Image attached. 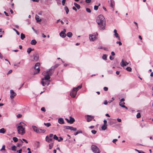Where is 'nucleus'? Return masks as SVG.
Masks as SVG:
<instances>
[{
    "label": "nucleus",
    "mask_w": 153,
    "mask_h": 153,
    "mask_svg": "<svg viewBox=\"0 0 153 153\" xmlns=\"http://www.w3.org/2000/svg\"><path fill=\"white\" fill-rule=\"evenodd\" d=\"M96 22L99 26V29L103 30L105 28V19L102 15H99L97 17Z\"/></svg>",
    "instance_id": "obj_1"
},
{
    "label": "nucleus",
    "mask_w": 153,
    "mask_h": 153,
    "mask_svg": "<svg viewBox=\"0 0 153 153\" xmlns=\"http://www.w3.org/2000/svg\"><path fill=\"white\" fill-rule=\"evenodd\" d=\"M18 126L17 129L18 133L23 135L25 133V128L23 127V126H26V125L24 123H20Z\"/></svg>",
    "instance_id": "obj_2"
},
{
    "label": "nucleus",
    "mask_w": 153,
    "mask_h": 153,
    "mask_svg": "<svg viewBox=\"0 0 153 153\" xmlns=\"http://www.w3.org/2000/svg\"><path fill=\"white\" fill-rule=\"evenodd\" d=\"M46 74L45 75L44 77L41 79V80L44 81L45 80H48V82H50V80L51 76L53 73V72L50 71L49 69L47 70L45 72Z\"/></svg>",
    "instance_id": "obj_3"
},
{
    "label": "nucleus",
    "mask_w": 153,
    "mask_h": 153,
    "mask_svg": "<svg viewBox=\"0 0 153 153\" xmlns=\"http://www.w3.org/2000/svg\"><path fill=\"white\" fill-rule=\"evenodd\" d=\"M91 148L93 152L94 153H100V151L99 148L96 146L92 145L91 147Z\"/></svg>",
    "instance_id": "obj_4"
},
{
    "label": "nucleus",
    "mask_w": 153,
    "mask_h": 153,
    "mask_svg": "<svg viewBox=\"0 0 153 153\" xmlns=\"http://www.w3.org/2000/svg\"><path fill=\"white\" fill-rule=\"evenodd\" d=\"M98 34L96 33H94L92 34L89 35V39L90 41H94L97 39V37L96 36H97Z\"/></svg>",
    "instance_id": "obj_5"
},
{
    "label": "nucleus",
    "mask_w": 153,
    "mask_h": 153,
    "mask_svg": "<svg viewBox=\"0 0 153 153\" xmlns=\"http://www.w3.org/2000/svg\"><path fill=\"white\" fill-rule=\"evenodd\" d=\"M77 92L76 91L74 90V89H72L70 93V95L71 97L74 98Z\"/></svg>",
    "instance_id": "obj_6"
},
{
    "label": "nucleus",
    "mask_w": 153,
    "mask_h": 153,
    "mask_svg": "<svg viewBox=\"0 0 153 153\" xmlns=\"http://www.w3.org/2000/svg\"><path fill=\"white\" fill-rule=\"evenodd\" d=\"M66 32V30L65 29H64L60 33V36L63 38H65L66 36V34L65 33Z\"/></svg>",
    "instance_id": "obj_7"
},
{
    "label": "nucleus",
    "mask_w": 153,
    "mask_h": 153,
    "mask_svg": "<svg viewBox=\"0 0 153 153\" xmlns=\"http://www.w3.org/2000/svg\"><path fill=\"white\" fill-rule=\"evenodd\" d=\"M128 63L123 59L120 63V65L121 66L124 67V66L128 65Z\"/></svg>",
    "instance_id": "obj_8"
},
{
    "label": "nucleus",
    "mask_w": 153,
    "mask_h": 153,
    "mask_svg": "<svg viewBox=\"0 0 153 153\" xmlns=\"http://www.w3.org/2000/svg\"><path fill=\"white\" fill-rule=\"evenodd\" d=\"M10 98L11 99H13L14 97L16 95V94L15 93L13 90H10Z\"/></svg>",
    "instance_id": "obj_9"
},
{
    "label": "nucleus",
    "mask_w": 153,
    "mask_h": 153,
    "mask_svg": "<svg viewBox=\"0 0 153 153\" xmlns=\"http://www.w3.org/2000/svg\"><path fill=\"white\" fill-rule=\"evenodd\" d=\"M33 56L34 61L36 62L38 60L39 58V56L37 53H36L35 54H33Z\"/></svg>",
    "instance_id": "obj_10"
},
{
    "label": "nucleus",
    "mask_w": 153,
    "mask_h": 153,
    "mask_svg": "<svg viewBox=\"0 0 153 153\" xmlns=\"http://www.w3.org/2000/svg\"><path fill=\"white\" fill-rule=\"evenodd\" d=\"M59 66V64H56L54 66H52V67H51L49 70L50 71H51L53 72V73L55 69L57 68Z\"/></svg>",
    "instance_id": "obj_11"
},
{
    "label": "nucleus",
    "mask_w": 153,
    "mask_h": 153,
    "mask_svg": "<svg viewBox=\"0 0 153 153\" xmlns=\"http://www.w3.org/2000/svg\"><path fill=\"white\" fill-rule=\"evenodd\" d=\"M110 6L113 8V10H114L115 2L114 0H110Z\"/></svg>",
    "instance_id": "obj_12"
},
{
    "label": "nucleus",
    "mask_w": 153,
    "mask_h": 153,
    "mask_svg": "<svg viewBox=\"0 0 153 153\" xmlns=\"http://www.w3.org/2000/svg\"><path fill=\"white\" fill-rule=\"evenodd\" d=\"M114 36L118 39L120 41V36H119V34L118 33H117V31L116 29H114Z\"/></svg>",
    "instance_id": "obj_13"
},
{
    "label": "nucleus",
    "mask_w": 153,
    "mask_h": 153,
    "mask_svg": "<svg viewBox=\"0 0 153 153\" xmlns=\"http://www.w3.org/2000/svg\"><path fill=\"white\" fill-rule=\"evenodd\" d=\"M86 116H87V121L88 122H89L94 118V117L91 115H88Z\"/></svg>",
    "instance_id": "obj_14"
},
{
    "label": "nucleus",
    "mask_w": 153,
    "mask_h": 153,
    "mask_svg": "<svg viewBox=\"0 0 153 153\" xmlns=\"http://www.w3.org/2000/svg\"><path fill=\"white\" fill-rule=\"evenodd\" d=\"M45 140L48 143H50L51 141H53V138H52L48 137V136H47L45 137Z\"/></svg>",
    "instance_id": "obj_15"
},
{
    "label": "nucleus",
    "mask_w": 153,
    "mask_h": 153,
    "mask_svg": "<svg viewBox=\"0 0 153 153\" xmlns=\"http://www.w3.org/2000/svg\"><path fill=\"white\" fill-rule=\"evenodd\" d=\"M41 83L43 86H45L46 85H47V86H48L50 82H48L47 81H44L41 80Z\"/></svg>",
    "instance_id": "obj_16"
},
{
    "label": "nucleus",
    "mask_w": 153,
    "mask_h": 153,
    "mask_svg": "<svg viewBox=\"0 0 153 153\" xmlns=\"http://www.w3.org/2000/svg\"><path fill=\"white\" fill-rule=\"evenodd\" d=\"M58 122L61 124H62L65 123V122L63 118H60L58 119Z\"/></svg>",
    "instance_id": "obj_17"
},
{
    "label": "nucleus",
    "mask_w": 153,
    "mask_h": 153,
    "mask_svg": "<svg viewBox=\"0 0 153 153\" xmlns=\"http://www.w3.org/2000/svg\"><path fill=\"white\" fill-rule=\"evenodd\" d=\"M82 87V84L78 86L77 87H75V88H73V89H74V90L75 91H76L77 92V91L81 88Z\"/></svg>",
    "instance_id": "obj_18"
},
{
    "label": "nucleus",
    "mask_w": 153,
    "mask_h": 153,
    "mask_svg": "<svg viewBox=\"0 0 153 153\" xmlns=\"http://www.w3.org/2000/svg\"><path fill=\"white\" fill-rule=\"evenodd\" d=\"M45 131V130L44 129H42L40 128H38V131L37 133H43Z\"/></svg>",
    "instance_id": "obj_19"
},
{
    "label": "nucleus",
    "mask_w": 153,
    "mask_h": 153,
    "mask_svg": "<svg viewBox=\"0 0 153 153\" xmlns=\"http://www.w3.org/2000/svg\"><path fill=\"white\" fill-rule=\"evenodd\" d=\"M125 104L124 102H119V105L121 107L123 108H124L126 109H127L128 108L126 106H125L124 105V104Z\"/></svg>",
    "instance_id": "obj_20"
},
{
    "label": "nucleus",
    "mask_w": 153,
    "mask_h": 153,
    "mask_svg": "<svg viewBox=\"0 0 153 153\" xmlns=\"http://www.w3.org/2000/svg\"><path fill=\"white\" fill-rule=\"evenodd\" d=\"M70 119L69 120V123L70 124L73 123L75 121V119H74V118H73L71 117H70Z\"/></svg>",
    "instance_id": "obj_21"
},
{
    "label": "nucleus",
    "mask_w": 153,
    "mask_h": 153,
    "mask_svg": "<svg viewBox=\"0 0 153 153\" xmlns=\"http://www.w3.org/2000/svg\"><path fill=\"white\" fill-rule=\"evenodd\" d=\"M39 17L37 15H36L35 16V19L36 20L37 22H41L42 21L41 19H39Z\"/></svg>",
    "instance_id": "obj_22"
},
{
    "label": "nucleus",
    "mask_w": 153,
    "mask_h": 153,
    "mask_svg": "<svg viewBox=\"0 0 153 153\" xmlns=\"http://www.w3.org/2000/svg\"><path fill=\"white\" fill-rule=\"evenodd\" d=\"M32 127L33 131L37 133L38 131V129L39 128L35 126H32Z\"/></svg>",
    "instance_id": "obj_23"
},
{
    "label": "nucleus",
    "mask_w": 153,
    "mask_h": 153,
    "mask_svg": "<svg viewBox=\"0 0 153 153\" xmlns=\"http://www.w3.org/2000/svg\"><path fill=\"white\" fill-rule=\"evenodd\" d=\"M36 43L37 42L35 39L32 40L30 42V44L32 45H35Z\"/></svg>",
    "instance_id": "obj_24"
},
{
    "label": "nucleus",
    "mask_w": 153,
    "mask_h": 153,
    "mask_svg": "<svg viewBox=\"0 0 153 153\" xmlns=\"http://www.w3.org/2000/svg\"><path fill=\"white\" fill-rule=\"evenodd\" d=\"M6 131V129L4 128H2L0 129V133L4 134L5 132Z\"/></svg>",
    "instance_id": "obj_25"
},
{
    "label": "nucleus",
    "mask_w": 153,
    "mask_h": 153,
    "mask_svg": "<svg viewBox=\"0 0 153 153\" xmlns=\"http://www.w3.org/2000/svg\"><path fill=\"white\" fill-rule=\"evenodd\" d=\"M105 120H103L104 124L103 126H102L101 127L102 129V130H105Z\"/></svg>",
    "instance_id": "obj_26"
},
{
    "label": "nucleus",
    "mask_w": 153,
    "mask_h": 153,
    "mask_svg": "<svg viewBox=\"0 0 153 153\" xmlns=\"http://www.w3.org/2000/svg\"><path fill=\"white\" fill-rule=\"evenodd\" d=\"M74 4L75 6L78 9H79L80 8V5L77 4L76 3H74Z\"/></svg>",
    "instance_id": "obj_27"
},
{
    "label": "nucleus",
    "mask_w": 153,
    "mask_h": 153,
    "mask_svg": "<svg viewBox=\"0 0 153 153\" xmlns=\"http://www.w3.org/2000/svg\"><path fill=\"white\" fill-rule=\"evenodd\" d=\"M72 35L73 34L71 32H69L67 34V36L69 37H71L72 36Z\"/></svg>",
    "instance_id": "obj_28"
},
{
    "label": "nucleus",
    "mask_w": 153,
    "mask_h": 153,
    "mask_svg": "<svg viewBox=\"0 0 153 153\" xmlns=\"http://www.w3.org/2000/svg\"><path fill=\"white\" fill-rule=\"evenodd\" d=\"M64 10L66 11V13L68 14L69 11V10L68 7L67 6H65L64 7Z\"/></svg>",
    "instance_id": "obj_29"
},
{
    "label": "nucleus",
    "mask_w": 153,
    "mask_h": 153,
    "mask_svg": "<svg viewBox=\"0 0 153 153\" xmlns=\"http://www.w3.org/2000/svg\"><path fill=\"white\" fill-rule=\"evenodd\" d=\"M25 35L23 33H21V39L22 40H23L25 38Z\"/></svg>",
    "instance_id": "obj_30"
},
{
    "label": "nucleus",
    "mask_w": 153,
    "mask_h": 153,
    "mask_svg": "<svg viewBox=\"0 0 153 153\" xmlns=\"http://www.w3.org/2000/svg\"><path fill=\"white\" fill-rule=\"evenodd\" d=\"M40 66V63L39 62L36 63L34 67V69H36V68H37L38 67H39Z\"/></svg>",
    "instance_id": "obj_31"
},
{
    "label": "nucleus",
    "mask_w": 153,
    "mask_h": 153,
    "mask_svg": "<svg viewBox=\"0 0 153 153\" xmlns=\"http://www.w3.org/2000/svg\"><path fill=\"white\" fill-rule=\"evenodd\" d=\"M31 51L32 49L31 48H27V52L28 54H30Z\"/></svg>",
    "instance_id": "obj_32"
},
{
    "label": "nucleus",
    "mask_w": 153,
    "mask_h": 153,
    "mask_svg": "<svg viewBox=\"0 0 153 153\" xmlns=\"http://www.w3.org/2000/svg\"><path fill=\"white\" fill-rule=\"evenodd\" d=\"M53 143H50L49 144V149H52V147L53 146Z\"/></svg>",
    "instance_id": "obj_33"
},
{
    "label": "nucleus",
    "mask_w": 153,
    "mask_h": 153,
    "mask_svg": "<svg viewBox=\"0 0 153 153\" xmlns=\"http://www.w3.org/2000/svg\"><path fill=\"white\" fill-rule=\"evenodd\" d=\"M20 140L21 141V143H17L16 145L17 146L19 147L21 146L22 145V143H23V142L21 139H20Z\"/></svg>",
    "instance_id": "obj_34"
},
{
    "label": "nucleus",
    "mask_w": 153,
    "mask_h": 153,
    "mask_svg": "<svg viewBox=\"0 0 153 153\" xmlns=\"http://www.w3.org/2000/svg\"><path fill=\"white\" fill-rule=\"evenodd\" d=\"M44 124L47 127L50 126L51 125V124L49 123H44Z\"/></svg>",
    "instance_id": "obj_35"
},
{
    "label": "nucleus",
    "mask_w": 153,
    "mask_h": 153,
    "mask_svg": "<svg viewBox=\"0 0 153 153\" xmlns=\"http://www.w3.org/2000/svg\"><path fill=\"white\" fill-rule=\"evenodd\" d=\"M126 69L128 71H131L132 70L131 68L130 67H127Z\"/></svg>",
    "instance_id": "obj_36"
},
{
    "label": "nucleus",
    "mask_w": 153,
    "mask_h": 153,
    "mask_svg": "<svg viewBox=\"0 0 153 153\" xmlns=\"http://www.w3.org/2000/svg\"><path fill=\"white\" fill-rule=\"evenodd\" d=\"M82 133V132L81 131H77L74 134V135L76 136L79 133Z\"/></svg>",
    "instance_id": "obj_37"
},
{
    "label": "nucleus",
    "mask_w": 153,
    "mask_h": 153,
    "mask_svg": "<svg viewBox=\"0 0 153 153\" xmlns=\"http://www.w3.org/2000/svg\"><path fill=\"white\" fill-rule=\"evenodd\" d=\"M13 140L14 142H16L18 140V139L16 137H13Z\"/></svg>",
    "instance_id": "obj_38"
},
{
    "label": "nucleus",
    "mask_w": 153,
    "mask_h": 153,
    "mask_svg": "<svg viewBox=\"0 0 153 153\" xmlns=\"http://www.w3.org/2000/svg\"><path fill=\"white\" fill-rule=\"evenodd\" d=\"M16 147L14 145V146H13L12 148V150L13 151H16Z\"/></svg>",
    "instance_id": "obj_39"
},
{
    "label": "nucleus",
    "mask_w": 153,
    "mask_h": 153,
    "mask_svg": "<svg viewBox=\"0 0 153 153\" xmlns=\"http://www.w3.org/2000/svg\"><path fill=\"white\" fill-rule=\"evenodd\" d=\"M64 128H65L66 129L71 130V126H65Z\"/></svg>",
    "instance_id": "obj_40"
},
{
    "label": "nucleus",
    "mask_w": 153,
    "mask_h": 153,
    "mask_svg": "<svg viewBox=\"0 0 153 153\" xmlns=\"http://www.w3.org/2000/svg\"><path fill=\"white\" fill-rule=\"evenodd\" d=\"M58 137L57 136L56 134H55L53 135V139H55V140H58Z\"/></svg>",
    "instance_id": "obj_41"
},
{
    "label": "nucleus",
    "mask_w": 153,
    "mask_h": 153,
    "mask_svg": "<svg viewBox=\"0 0 153 153\" xmlns=\"http://www.w3.org/2000/svg\"><path fill=\"white\" fill-rule=\"evenodd\" d=\"M71 130L75 131H76L77 130V129L76 128H74L72 126H71Z\"/></svg>",
    "instance_id": "obj_42"
},
{
    "label": "nucleus",
    "mask_w": 153,
    "mask_h": 153,
    "mask_svg": "<svg viewBox=\"0 0 153 153\" xmlns=\"http://www.w3.org/2000/svg\"><path fill=\"white\" fill-rule=\"evenodd\" d=\"M141 117L140 114L139 113H138L137 115V118H140Z\"/></svg>",
    "instance_id": "obj_43"
},
{
    "label": "nucleus",
    "mask_w": 153,
    "mask_h": 153,
    "mask_svg": "<svg viewBox=\"0 0 153 153\" xmlns=\"http://www.w3.org/2000/svg\"><path fill=\"white\" fill-rule=\"evenodd\" d=\"M86 10L89 13H91V9L89 8H86Z\"/></svg>",
    "instance_id": "obj_44"
},
{
    "label": "nucleus",
    "mask_w": 153,
    "mask_h": 153,
    "mask_svg": "<svg viewBox=\"0 0 153 153\" xmlns=\"http://www.w3.org/2000/svg\"><path fill=\"white\" fill-rule=\"evenodd\" d=\"M98 8V6L97 5H95L94 6V10H97Z\"/></svg>",
    "instance_id": "obj_45"
},
{
    "label": "nucleus",
    "mask_w": 153,
    "mask_h": 153,
    "mask_svg": "<svg viewBox=\"0 0 153 153\" xmlns=\"http://www.w3.org/2000/svg\"><path fill=\"white\" fill-rule=\"evenodd\" d=\"M91 132L94 134H95L97 133V131L95 130H92L91 131Z\"/></svg>",
    "instance_id": "obj_46"
},
{
    "label": "nucleus",
    "mask_w": 153,
    "mask_h": 153,
    "mask_svg": "<svg viewBox=\"0 0 153 153\" xmlns=\"http://www.w3.org/2000/svg\"><path fill=\"white\" fill-rule=\"evenodd\" d=\"M5 150V146L3 145L2 147V148L0 149V151H1L2 150Z\"/></svg>",
    "instance_id": "obj_47"
},
{
    "label": "nucleus",
    "mask_w": 153,
    "mask_h": 153,
    "mask_svg": "<svg viewBox=\"0 0 153 153\" xmlns=\"http://www.w3.org/2000/svg\"><path fill=\"white\" fill-rule=\"evenodd\" d=\"M63 139L62 137H59V138H58V140H57L58 141L60 142L61 140H63Z\"/></svg>",
    "instance_id": "obj_48"
},
{
    "label": "nucleus",
    "mask_w": 153,
    "mask_h": 153,
    "mask_svg": "<svg viewBox=\"0 0 153 153\" xmlns=\"http://www.w3.org/2000/svg\"><path fill=\"white\" fill-rule=\"evenodd\" d=\"M41 110L42 111H44V112H45L46 111L45 108V107H44L42 108Z\"/></svg>",
    "instance_id": "obj_49"
},
{
    "label": "nucleus",
    "mask_w": 153,
    "mask_h": 153,
    "mask_svg": "<svg viewBox=\"0 0 153 153\" xmlns=\"http://www.w3.org/2000/svg\"><path fill=\"white\" fill-rule=\"evenodd\" d=\"M48 137H50L52 138L53 137V135L52 134H50L49 135H48Z\"/></svg>",
    "instance_id": "obj_50"
},
{
    "label": "nucleus",
    "mask_w": 153,
    "mask_h": 153,
    "mask_svg": "<svg viewBox=\"0 0 153 153\" xmlns=\"http://www.w3.org/2000/svg\"><path fill=\"white\" fill-rule=\"evenodd\" d=\"M116 43L118 44L119 45H122V43L120 41H117L116 42Z\"/></svg>",
    "instance_id": "obj_51"
},
{
    "label": "nucleus",
    "mask_w": 153,
    "mask_h": 153,
    "mask_svg": "<svg viewBox=\"0 0 153 153\" xmlns=\"http://www.w3.org/2000/svg\"><path fill=\"white\" fill-rule=\"evenodd\" d=\"M22 151V150L21 149H19V150L17 151V152L18 153H21Z\"/></svg>",
    "instance_id": "obj_52"
},
{
    "label": "nucleus",
    "mask_w": 153,
    "mask_h": 153,
    "mask_svg": "<svg viewBox=\"0 0 153 153\" xmlns=\"http://www.w3.org/2000/svg\"><path fill=\"white\" fill-rule=\"evenodd\" d=\"M66 0H62V3L63 5H64L65 3Z\"/></svg>",
    "instance_id": "obj_53"
},
{
    "label": "nucleus",
    "mask_w": 153,
    "mask_h": 153,
    "mask_svg": "<svg viewBox=\"0 0 153 153\" xmlns=\"http://www.w3.org/2000/svg\"><path fill=\"white\" fill-rule=\"evenodd\" d=\"M99 49H103L105 50V47H100L98 48Z\"/></svg>",
    "instance_id": "obj_54"
},
{
    "label": "nucleus",
    "mask_w": 153,
    "mask_h": 153,
    "mask_svg": "<svg viewBox=\"0 0 153 153\" xmlns=\"http://www.w3.org/2000/svg\"><path fill=\"white\" fill-rule=\"evenodd\" d=\"M22 115L21 114H19L17 115L16 116L18 118H20L21 117H22Z\"/></svg>",
    "instance_id": "obj_55"
},
{
    "label": "nucleus",
    "mask_w": 153,
    "mask_h": 153,
    "mask_svg": "<svg viewBox=\"0 0 153 153\" xmlns=\"http://www.w3.org/2000/svg\"><path fill=\"white\" fill-rule=\"evenodd\" d=\"M91 1V0H85V2L87 3H90Z\"/></svg>",
    "instance_id": "obj_56"
},
{
    "label": "nucleus",
    "mask_w": 153,
    "mask_h": 153,
    "mask_svg": "<svg viewBox=\"0 0 153 153\" xmlns=\"http://www.w3.org/2000/svg\"><path fill=\"white\" fill-rule=\"evenodd\" d=\"M38 71V72L39 73L40 71V69H39V67H38L37 68H36V69Z\"/></svg>",
    "instance_id": "obj_57"
},
{
    "label": "nucleus",
    "mask_w": 153,
    "mask_h": 153,
    "mask_svg": "<svg viewBox=\"0 0 153 153\" xmlns=\"http://www.w3.org/2000/svg\"><path fill=\"white\" fill-rule=\"evenodd\" d=\"M117 139H113V141H112V142L114 143H115V142L117 141Z\"/></svg>",
    "instance_id": "obj_58"
},
{
    "label": "nucleus",
    "mask_w": 153,
    "mask_h": 153,
    "mask_svg": "<svg viewBox=\"0 0 153 153\" xmlns=\"http://www.w3.org/2000/svg\"><path fill=\"white\" fill-rule=\"evenodd\" d=\"M4 13L5 14V15L6 16H9V15H8V13H7L6 11H4Z\"/></svg>",
    "instance_id": "obj_59"
},
{
    "label": "nucleus",
    "mask_w": 153,
    "mask_h": 153,
    "mask_svg": "<svg viewBox=\"0 0 153 153\" xmlns=\"http://www.w3.org/2000/svg\"><path fill=\"white\" fill-rule=\"evenodd\" d=\"M12 71V70H10L7 73V74L8 75V74L11 73Z\"/></svg>",
    "instance_id": "obj_60"
},
{
    "label": "nucleus",
    "mask_w": 153,
    "mask_h": 153,
    "mask_svg": "<svg viewBox=\"0 0 153 153\" xmlns=\"http://www.w3.org/2000/svg\"><path fill=\"white\" fill-rule=\"evenodd\" d=\"M109 59L111 60H112L114 59V58L113 57L111 56H110L109 57Z\"/></svg>",
    "instance_id": "obj_61"
},
{
    "label": "nucleus",
    "mask_w": 153,
    "mask_h": 153,
    "mask_svg": "<svg viewBox=\"0 0 153 153\" xmlns=\"http://www.w3.org/2000/svg\"><path fill=\"white\" fill-rule=\"evenodd\" d=\"M102 58L104 60H105V54H103L102 57Z\"/></svg>",
    "instance_id": "obj_62"
},
{
    "label": "nucleus",
    "mask_w": 153,
    "mask_h": 153,
    "mask_svg": "<svg viewBox=\"0 0 153 153\" xmlns=\"http://www.w3.org/2000/svg\"><path fill=\"white\" fill-rule=\"evenodd\" d=\"M27 150H28V153H31V152L30 150V149L29 148H28L27 149Z\"/></svg>",
    "instance_id": "obj_63"
},
{
    "label": "nucleus",
    "mask_w": 153,
    "mask_h": 153,
    "mask_svg": "<svg viewBox=\"0 0 153 153\" xmlns=\"http://www.w3.org/2000/svg\"><path fill=\"white\" fill-rule=\"evenodd\" d=\"M111 54L113 56H114L115 55V53L113 51H112L111 52Z\"/></svg>",
    "instance_id": "obj_64"
}]
</instances>
